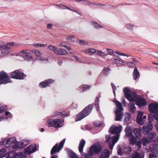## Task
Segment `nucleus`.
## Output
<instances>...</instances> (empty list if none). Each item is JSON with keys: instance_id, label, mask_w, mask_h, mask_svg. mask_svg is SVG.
Instances as JSON below:
<instances>
[{"instance_id": "1", "label": "nucleus", "mask_w": 158, "mask_h": 158, "mask_svg": "<svg viewBox=\"0 0 158 158\" xmlns=\"http://www.w3.org/2000/svg\"><path fill=\"white\" fill-rule=\"evenodd\" d=\"M30 142V141L24 139L17 142L15 137H11L3 139L2 141V144L6 148L7 150L12 148L15 150L18 148H23Z\"/></svg>"}, {"instance_id": "2", "label": "nucleus", "mask_w": 158, "mask_h": 158, "mask_svg": "<svg viewBox=\"0 0 158 158\" xmlns=\"http://www.w3.org/2000/svg\"><path fill=\"white\" fill-rule=\"evenodd\" d=\"M123 92L125 98L130 102H135L136 104L139 107L140 106L147 105L146 102L144 98H141L135 92L131 93L130 90L128 88H124L123 89Z\"/></svg>"}, {"instance_id": "3", "label": "nucleus", "mask_w": 158, "mask_h": 158, "mask_svg": "<svg viewBox=\"0 0 158 158\" xmlns=\"http://www.w3.org/2000/svg\"><path fill=\"white\" fill-rule=\"evenodd\" d=\"M122 127L121 126H119L118 127H116L114 126H112L110 129V132L112 134H115V135L111 137L109 135H106V142H110L109 144V147L110 149L112 150L114 146V144L118 141L120 133L121 132V128Z\"/></svg>"}, {"instance_id": "4", "label": "nucleus", "mask_w": 158, "mask_h": 158, "mask_svg": "<svg viewBox=\"0 0 158 158\" xmlns=\"http://www.w3.org/2000/svg\"><path fill=\"white\" fill-rule=\"evenodd\" d=\"M37 150L35 144L31 145L24 149V153L19 152L15 154L12 158H26V155H29L35 152Z\"/></svg>"}, {"instance_id": "5", "label": "nucleus", "mask_w": 158, "mask_h": 158, "mask_svg": "<svg viewBox=\"0 0 158 158\" xmlns=\"http://www.w3.org/2000/svg\"><path fill=\"white\" fill-rule=\"evenodd\" d=\"M18 45L17 44H14L13 42L7 43L6 44L2 43L0 44V58L7 55L9 52V50L10 49L11 47L13 46H17Z\"/></svg>"}, {"instance_id": "6", "label": "nucleus", "mask_w": 158, "mask_h": 158, "mask_svg": "<svg viewBox=\"0 0 158 158\" xmlns=\"http://www.w3.org/2000/svg\"><path fill=\"white\" fill-rule=\"evenodd\" d=\"M93 107V105L90 104L86 107L82 111L77 114L76 116V121L81 120L89 115L91 112Z\"/></svg>"}, {"instance_id": "7", "label": "nucleus", "mask_w": 158, "mask_h": 158, "mask_svg": "<svg viewBox=\"0 0 158 158\" xmlns=\"http://www.w3.org/2000/svg\"><path fill=\"white\" fill-rule=\"evenodd\" d=\"M114 102L117 107V109L115 112L116 117L115 120L116 121H120L123 117V113L122 111L123 110V109L120 102L114 100Z\"/></svg>"}, {"instance_id": "8", "label": "nucleus", "mask_w": 158, "mask_h": 158, "mask_svg": "<svg viewBox=\"0 0 158 158\" xmlns=\"http://www.w3.org/2000/svg\"><path fill=\"white\" fill-rule=\"evenodd\" d=\"M63 121L59 119H49L47 122V124L49 127L59 128L63 126Z\"/></svg>"}, {"instance_id": "9", "label": "nucleus", "mask_w": 158, "mask_h": 158, "mask_svg": "<svg viewBox=\"0 0 158 158\" xmlns=\"http://www.w3.org/2000/svg\"><path fill=\"white\" fill-rule=\"evenodd\" d=\"M101 149L100 146L94 145L91 146L89 148L88 154H85V158H91L94 154H98L99 153Z\"/></svg>"}, {"instance_id": "10", "label": "nucleus", "mask_w": 158, "mask_h": 158, "mask_svg": "<svg viewBox=\"0 0 158 158\" xmlns=\"http://www.w3.org/2000/svg\"><path fill=\"white\" fill-rule=\"evenodd\" d=\"M107 52L109 55L115 56L118 59H116L114 58H112L111 59V60L113 63L115 64H119L123 65H125V63L124 61L123 60L121 59L119 56H117L115 55V54L114 53L112 49H107Z\"/></svg>"}, {"instance_id": "11", "label": "nucleus", "mask_w": 158, "mask_h": 158, "mask_svg": "<svg viewBox=\"0 0 158 158\" xmlns=\"http://www.w3.org/2000/svg\"><path fill=\"white\" fill-rule=\"evenodd\" d=\"M31 53V51L30 50H22L20 52V53L17 54L16 55L18 56L20 55L26 61H30L33 59L32 57L30 55Z\"/></svg>"}, {"instance_id": "12", "label": "nucleus", "mask_w": 158, "mask_h": 158, "mask_svg": "<svg viewBox=\"0 0 158 158\" xmlns=\"http://www.w3.org/2000/svg\"><path fill=\"white\" fill-rule=\"evenodd\" d=\"M11 82L10 77L4 72H0V85Z\"/></svg>"}, {"instance_id": "13", "label": "nucleus", "mask_w": 158, "mask_h": 158, "mask_svg": "<svg viewBox=\"0 0 158 158\" xmlns=\"http://www.w3.org/2000/svg\"><path fill=\"white\" fill-rule=\"evenodd\" d=\"M48 47L50 50H52L57 55H64L68 53L63 48H58L52 45H49Z\"/></svg>"}, {"instance_id": "14", "label": "nucleus", "mask_w": 158, "mask_h": 158, "mask_svg": "<svg viewBox=\"0 0 158 158\" xmlns=\"http://www.w3.org/2000/svg\"><path fill=\"white\" fill-rule=\"evenodd\" d=\"M65 140V139H63L60 143L58 146V144L56 143L53 147L51 152V154L52 155L56 153L59 152L62 148Z\"/></svg>"}, {"instance_id": "15", "label": "nucleus", "mask_w": 158, "mask_h": 158, "mask_svg": "<svg viewBox=\"0 0 158 158\" xmlns=\"http://www.w3.org/2000/svg\"><path fill=\"white\" fill-rule=\"evenodd\" d=\"M25 76L23 73L18 70L12 72L10 75V77L11 78L19 80L23 79Z\"/></svg>"}, {"instance_id": "16", "label": "nucleus", "mask_w": 158, "mask_h": 158, "mask_svg": "<svg viewBox=\"0 0 158 158\" xmlns=\"http://www.w3.org/2000/svg\"><path fill=\"white\" fill-rule=\"evenodd\" d=\"M149 158H158V145L156 144L153 145L152 152L149 154Z\"/></svg>"}, {"instance_id": "17", "label": "nucleus", "mask_w": 158, "mask_h": 158, "mask_svg": "<svg viewBox=\"0 0 158 158\" xmlns=\"http://www.w3.org/2000/svg\"><path fill=\"white\" fill-rule=\"evenodd\" d=\"M148 109L149 111L154 114L158 112V103L153 102L148 105Z\"/></svg>"}, {"instance_id": "18", "label": "nucleus", "mask_w": 158, "mask_h": 158, "mask_svg": "<svg viewBox=\"0 0 158 158\" xmlns=\"http://www.w3.org/2000/svg\"><path fill=\"white\" fill-rule=\"evenodd\" d=\"M143 112L138 111V114L137 118V122L138 123L142 125L144 122V119L146 118L145 115H143Z\"/></svg>"}, {"instance_id": "19", "label": "nucleus", "mask_w": 158, "mask_h": 158, "mask_svg": "<svg viewBox=\"0 0 158 158\" xmlns=\"http://www.w3.org/2000/svg\"><path fill=\"white\" fill-rule=\"evenodd\" d=\"M7 151L6 148H4L0 149V153H1V156L0 158H10V154L11 153V151H10L6 153Z\"/></svg>"}, {"instance_id": "20", "label": "nucleus", "mask_w": 158, "mask_h": 158, "mask_svg": "<svg viewBox=\"0 0 158 158\" xmlns=\"http://www.w3.org/2000/svg\"><path fill=\"white\" fill-rule=\"evenodd\" d=\"M54 81L53 79H49L44 81L41 82L39 84L40 87L41 88H44L47 86Z\"/></svg>"}, {"instance_id": "21", "label": "nucleus", "mask_w": 158, "mask_h": 158, "mask_svg": "<svg viewBox=\"0 0 158 158\" xmlns=\"http://www.w3.org/2000/svg\"><path fill=\"white\" fill-rule=\"evenodd\" d=\"M152 129V125L151 124H148L143 127V132L144 134H147L150 132Z\"/></svg>"}, {"instance_id": "22", "label": "nucleus", "mask_w": 158, "mask_h": 158, "mask_svg": "<svg viewBox=\"0 0 158 158\" xmlns=\"http://www.w3.org/2000/svg\"><path fill=\"white\" fill-rule=\"evenodd\" d=\"M125 131L127 137H129L133 135L132 130L130 126H127L125 128Z\"/></svg>"}, {"instance_id": "23", "label": "nucleus", "mask_w": 158, "mask_h": 158, "mask_svg": "<svg viewBox=\"0 0 158 158\" xmlns=\"http://www.w3.org/2000/svg\"><path fill=\"white\" fill-rule=\"evenodd\" d=\"M110 155V152L109 150L105 149L101 153L100 158H109Z\"/></svg>"}, {"instance_id": "24", "label": "nucleus", "mask_w": 158, "mask_h": 158, "mask_svg": "<svg viewBox=\"0 0 158 158\" xmlns=\"http://www.w3.org/2000/svg\"><path fill=\"white\" fill-rule=\"evenodd\" d=\"M56 6H58V8L59 9H68V10H70L73 11L75 12H76L78 14H80L79 13H78V12L76 10H74L73 9H71L70 8L68 7L67 6H65L64 5L62 4H56Z\"/></svg>"}, {"instance_id": "25", "label": "nucleus", "mask_w": 158, "mask_h": 158, "mask_svg": "<svg viewBox=\"0 0 158 158\" xmlns=\"http://www.w3.org/2000/svg\"><path fill=\"white\" fill-rule=\"evenodd\" d=\"M69 115V113H67L66 114H63L61 112H58L57 111L54 112L53 116L54 117H57L60 118V116H62L63 117H67Z\"/></svg>"}, {"instance_id": "26", "label": "nucleus", "mask_w": 158, "mask_h": 158, "mask_svg": "<svg viewBox=\"0 0 158 158\" xmlns=\"http://www.w3.org/2000/svg\"><path fill=\"white\" fill-rule=\"evenodd\" d=\"M85 144V141L84 139L80 141L78 148L79 151L81 153H83V148Z\"/></svg>"}, {"instance_id": "27", "label": "nucleus", "mask_w": 158, "mask_h": 158, "mask_svg": "<svg viewBox=\"0 0 158 158\" xmlns=\"http://www.w3.org/2000/svg\"><path fill=\"white\" fill-rule=\"evenodd\" d=\"M66 150L69 153L70 158H79L72 151L68 148Z\"/></svg>"}, {"instance_id": "28", "label": "nucleus", "mask_w": 158, "mask_h": 158, "mask_svg": "<svg viewBox=\"0 0 158 158\" xmlns=\"http://www.w3.org/2000/svg\"><path fill=\"white\" fill-rule=\"evenodd\" d=\"M133 75L134 76V79L136 80L139 77V73L137 69L135 68L133 72Z\"/></svg>"}, {"instance_id": "29", "label": "nucleus", "mask_w": 158, "mask_h": 158, "mask_svg": "<svg viewBox=\"0 0 158 158\" xmlns=\"http://www.w3.org/2000/svg\"><path fill=\"white\" fill-rule=\"evenodd\" d=\"M129 107V111L132 113H134L136 110V108L134 104L130 103Z\"/></svg>"}, {"instance_id": "30", "label": "nucleus", "mask_w": 158, "mask_h": 158, "mask_svg": "<svg viewBox=\"0 0 158 158\" xmlns=\"http://www.w3.org/2000/svg\"><path fill=\"white\" fill-rule=\"evenodd\" d=\"M91 23L95 29H98L103 27L102 26L95 22L91 21Z\"/></svg>"}, {"instance_id": "31", "label": "nucleus", "mask_w": 158, "mask_h": 158, "mask_svg": "<svg viewBox=\"0 0 158 158\" xmlns=\"http://www.w3.org/2000/svg\"><path fill=\"white\" fill-rule=\"evenodd\" d=\"M128 137L130 144H135L136 141V139L134 136L133 135Z\"/></svg>"}, {"instance_id": "32", "label": "nucleus", "mask_w": 158, "mask_h": 158, "mask_svg": "<svg viewBox=\"0 0 158 158\" xmlns=\"http://www.w3.org/2000/svg\"><path fill=\"white\" fill-rule=\"evenodd\" d=\"M131 151V147L128 146L125 147L123 149V153H125L127 154H129Z\"/></svg>"}, {"instance_id": "33", "label": "nucleus", "mask_w": 158, "mask_h": 158, "mask_svg": "<svg viewBox=\"0 0 158 158\" xmlns=\"http://www.w3.org/2000/svg\"><path fill=\"white\" fill-rule=\"evenodd\" d=\"M131 118V116L129 113H127L125 116L124 121L127 122L129 121Z\"/></svg>"}, {"instance_id": "34", "label": "nucleus", "mask_w": 158, "mask_h": 158, "mask_svg": "<svg viewBox=\"0 0 158 158\" xmlns=\"http://www.w3.org/2000/svg\"><path fill=\"white\" fill-rule=\"evenodd\" d=\"M99 98L98 97H97L96 98L95 102V106H96V108L97 110L99 112L100 110L99 106Z\"/></svg>"}, {"instance_id": "35", "label": "nucleus", "mask_w": 158, "mask_h": 158, "mask_svg": "<svg viewBox=\"0 0 158 158\" xmlns=\"http://www.w3.org/2000/svg\"><path fill=\"white\" fill-rule=\"evenodd\" d=\"M90 86L88 85H83L80 86V88L83 91L87 90L90 87Z\"/></svg>"}, {"instance_id": "36", "label": "nucleus", "mask_w": 158, "mask_h": 158, "mask_svg": "<svg viewBox=\"0 0 158 158\" xmlns=\"http://www.w3.org/2000/svg\"><path fill=\"white\" fill-rule=\"evenodd\" d=\"M85 52L92 54L95 53L96 52V50L94 49L90 48L85 49Z\"/></svg>"}, {"instance_id": "37", "label": "nucleus", "mask_w": 158, "mask_h": 158, "mask_svg": "<svg viewBox=\"0 0 158 158\" xmlns=\"http://www.w3.org/2000/svg\"><path fill=\"white\" fill-rule=\"evenodd\" d=\"M141 142L142 143L143 145L145 146L147 143H148L149 140L148 138H143L141 140Z\"/></svg>"}, {"instance_id": "38", "label": "nucleus", "mask_w": 158, "mask_h": 158, "mask_svg": "<svg viewBox=\"0 0 158 158\" xmlns=\"http://www.w3.org/2000/svg\"><path fill=\"white\" fill-rule=\"evenodd\" d=\"M134 25L131 23H127L125 26L126 28L128 29L132 30L133 28L134 27Z\"/></svg>"}, {"instance_id": "39", "label": "nucleus", "mask_w": 158, "mask_h": 158, "mask_svg": "<svg viewBox=\"0 0 158 158\" xmlns=\"http://www.w3.org/2000/svg\"><path fill=\"white\" fill-rule=\"evenodd\" d=\"M110 72V69L106 68L103 69V72L104 74L105 75H108Z\"/></svg>"}, {"instance_id": "40", "label": "nucleus", "mask_w": 158, "mask_h": 158, "mask_svg": "<svg viewBox=\"0 0 158 158\" xmlns=\"http://www.w3.org/2000/svg\"><path fill=\"white\" fill-rule=\"evenodd\" d=\"M31 52H32L34 53L35 55L39 57L40 55H41V53L40 52V51L38 50L33 49L31 51Z\"/></svg>"}, {"instance_id": "41", "label": "nucleus", "mask_w": 158, "mask_h": 158, "mask_svg": "<svg viewBox=\"0 0 158 158\" xmlns=\"http://www.w3.org/2000/svg\"><path fill=\"white\" fill-rule=\"evenodd\" d=\"M74 37L73 35H70L67 36L66 39L69 42H74Z\"/></svg>"}, {"instance_id": "42", "label": "nucleus", "mask_w": 158, "mask_h": 158, "mask_svg": "<svg viewBox=\"0 0 158 158\" xmlns=\"http://www.w3.org/2000/svg\"><path fill=\"white\" fill-rule=\"evenodd\" d=\"M134 133L135 134V136L137 137H138L140 136V133L139 130L137 128H135L134 130Z\"/></svg>"}, {"instance_id": "43", "label": "nucleus", "mask_w": 158, "mask_h": 158, "mask_svg": "<svg viewBox=\"0 0 158 158\" xmlns=\"http://www.w3.org/2000/svg\"><path fill=\"white\" fill-rule=\"evenodd\" d=\"M70 59V60H72L76 61H79V58L78 57L74 55H73L72 56Z\"/></svg>"}, {"instance_id": "44", "label": "nucleus", "mask_w": 158, "mask_h": 158, "mask_svg": "<svg viewBox=\"0 0 158 158\" xmlns=\"http://www.w3.org/2000/svg\"><path fill=\"white\" fill-rule=\"evenodd\" d=\"M94 124L95 126L99 127L103 124V123L98 121H95L94 122Z\"/></svg>"}, {"instance_id": "45", "label": "nucleus", "mask_w": 158, "mask_h": 158, "mask_svg": "<svg viewBox=\"0 0 158 158\" xmlns=\"http://www.w3.org/2000/svg\"><path fill=\"white\" fill-rule=\"evenodd\" d=\"M7 109V106L6 105L0 107V113H2L5 110Z\"/></svg>"}, {"instance_id": "46", "label": "nucleus", "mask_w": 158, "mask_h": 158, "mask_svg": "<svg viewBox=\"0 0 158 158\" xmlns=\"http://www.w3.org/2000/svg\"><path fill=\"white\" fill-rule=\"evenodd\" d=\"M36 59L42 61H48V60L47 58L46 57H44L40 56L38 57H37Z\"/></svg>"}, {"instance_id": "47", "label": "nucleus", "mask_w": 158, "mask_h": 158, "mask_svg": "<svg viewBox=\"0 0 158 158\" xmlns=\"http://www.w3.org/2000/svg\"><path fill=\"white\" fill-rule=\"evenodd\" d=\"M153 115L152 114H149L148 116V118L150 123H151L152 122L153 120Z\"/></svg>"}, {"instance_id": "48", "label": "nucleus", "mask_w": 158, "mask_h": 158, "mask_svg": "<svg viewBox=\"0 0 158 158\" xmlns=\"http://www.w3.org/2000/svg\"><path fill=\"white\" fill-rule=\"evenodd\" d=\"M79 44L80 45L83 46L87 44V42L81 40H79Z\"/></svg>"}, {"instance_id": "49", "label": "nucleus", "mask_w": 158, "mask_h": 158, "mask_svg": "<svg viewBox=\"0 0 158 158\" xmlns=\"http://www.w3.org/2000/svg\"><path fill=\"white\" fill-rule=\"evenodd\" d=\"M140 154L139 153L135 152L133 154L132 158H140Z\"/></svg>"}, {"instance_id": "50", "label": "nucleus", "mask_w": 158, "mask_h": 158, "mask_svg": "<svg viewBox=\"0 0 158 158\" xmlns=\"http://www.w3.org/2000/svg\"><path fill=\"white\" fill-rule=\"evenodd\" d=\"M78 107L77 104L73 102L71 105V108L73 109H76Z\"/></svg>"}, {"instance_id": "51", "label": "nucleus", "mask_w": 158, "mask_h": 158, "mask_svg": "<svg viewBox=\"0 0 158 158\" xmlns=\"http://www.w3.org/2000/svg\"><path fill=\"white\" fill-rule=\"evenodd\" d=\"M5 115L6 116H8V118H11L13 116V115L8 111L5 112Z\"/></svg>"}, {"instance_id": "52", "label": "nucleus", "mask_w": 158, "mask_h": 158, "mask_svg": "<svg viewBox=\"0 0 158 158\" xmlns=\"http://www.w3.org/2000/svg\"><path fill=\"white\" fill-rule=\"evenodd\" d=\"M111 85L112 87L113 94H114V96L115 97V95H116L115 89L116 88V87H115V86H114V85L112 83H111Z\"/></svg>"}, {"instance_id": "53", "label": "nucleus", "mask_w": 158, "mask_h": 158, "mask_svg": "<svg viewBox=\"0 0 158 158\" xmlns=\"http://www.w3.org/2000/svg\"><path fill=\"white\" fill-rule=\"evenodd\" d=\"M127 65L130 67H133L135 66V64L134 63L130 62L127 64Z\"/></svg>"}, {"instance_id": "54", "label": "nucleus", "mask_w": 158, "mask_h": 158, "mask_svg": "<svg viewBox=\"0 0 158 158\" xmlns=\"http://www.w3.org/2000/svg\"><path fill=\"white\" fill-rule=\"evenodd\" d=\"M117 153L119 155H122L123 154V153L122 152L121 148L120 147L118 148Z\"/></svg>"}, {"instance_id": "55", "label": "nucleus", "mask_w": 158, "mask_h": 158, "mask_svg": "<svg viewBox=\"0 0 158 158\" xmlns=\"http://www.w3.org/2000/svg\"><path fill=\"white\" fill-rule=\"evenodd\" d=\"M115 53L116 54H118L121 56H128L127 55H126L124 53H121L119 51H115Z\"/></svg>"}, {"instance_id": "56", "label": "nucleus", "mask_w": 158, "mask_h": 158, "mask_svg": "<svg viewBox=\"0 0 158 158\" xmlns=\"http://www.w3.org/2000/svg\"><path fill=\"white\" fill-rule=\"evenodd\" d=\"M141 144L139 142H138L136 143V147L138 149H139L141 147Z\"/></svg>"}, {"instance_id": "57", "label": "nucleus", "mask_w": 158, "mask_h": 158, "mask_svg": "<svg viewBox=\"0 0 158 158\" xmlns=\"http://www.w3.org/2000/svg\"><path fill=\"white\" fill-rule=\"evenodd\" d=\"M67 43L66 42H60V47H63L62 45L66 46V44Z\"/></svg>"}, {"instance_id": "58", "label": "nucleus", "mask_w": 158, "mask_h": 158, "mask_svg": "<svg viewBox=\"0 0 158 158\" xmlns=\"http://www.w3.org/2000/svg\"><path fill=\"white\" fill-rule=\"evenodd\" d=\"M96 54L97 55L100 56H101V54L102 53H103L102 52L99 50H97V52L96 51Z\"/></svg>"}, {"instance_id": "59", "label": "nucleus", "mask_w": 158, "mask_h": 158, "mask_svg": "<svg viewBox=\"0 0 158 158\" xmlns=\"http://www.w3.org/2000/svg\"><path fill=\"white\" fill-rule=\"evenodd\" d=\"M53 25L51 23H48L47 25V28L48 29H51Z\"/></svg>"}, {"instance_id": "60", "label": "nucleus", "mask_w": 158, "mask_h": 158, "mask_svg": "<svg viewBox=\"0 0 158 158\" xmlns=\"http://www.w3.org/2000/svg\"><path fill=\"white\" fill-rule=\"evenodd\" d=\"M155 134V133H152L151 134H150L149 135V138H150L151 139H152L154 137V135Z\"/></svg>"}, {"instance_id": "61", "label": "nucleus", "mask_w": 158, "mask_h": 158, "mask_svg": "<svg viewBox=\"0 0 158 158\" xmlns=\"http://www.w3.org/2000/svg\"><path fill=\"white\" fill-rule=\"evenodd\" d=\"M122 103H123V104L125 106L126 105V102L125 101V100L124 98H123L122 100Z\"/></svg>"}, {"instance_id": "62", "label": "nucleus", "mask_w": 158, "mask_h": 158, "mask_svg": "<svg viewBox=\"0 0 158 158\" xmlns=\"http://www.w3.org/2000/svg\"><path fill=\"white\" fill-rule=\"evenodd\" d=\"M62 46L63 47L66 48H67L68 50H71V48L70 47H68L67 46H64V45H62Z\"/></svg>"}, {"instance_id": "63", "label": "nucleus", "mask_w": 158, "mask_h": 158, "mask_svg": "<svg viewBox=\"0 0 158 158\" xmlns=\"http://www.w3.org/2000/svg\"><path fill=\"white\" fill-rule=\"evenodd\" d=\"M62 61L61 60H60L57 62V64L59 66H61L62 65Z\"/></svg>"}, {"instance_id": "64", "label": "nucleus", "mask_w": 158, "mask_h": 158, "mask_svg": "<svg viewBox=\"0 0 158 158\" xmlns=\"http://www.w3.org/2000/svg\"><path fill=\"white\" fill-rule=\"evenodd\" d=\"M39 47H45L46 46V45L43 44H39Z\"/></svg>"}]
</instances>
